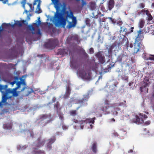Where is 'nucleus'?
<instances>
[{
	"label": "nucleus",
	"instance_id": "nucleus-48",
	"mask_svg": "<svg viewBox=\"0 0 154 154\" xmlns=\"http://www.w3.org/2000/svg\"><path fill=\"white\" fill-rule=\"evenodd\" d=\"M20 81L21 82V84H22L23 85H26V84L25 81V79H23L22 78H20Z\"/></svg>",
	"mask_w": 154,
	"mask_h": 154
},
{
	"label": "nucleus",
	"instance_id": "nucleus-38",
	"mask_svg": "<svg viewBox=\"0 0 154 154\" xmlns=\"http://www.w3.org/2000/svg\"><path fill=\"white\" fill-rule=\"evenodd\" d=\"M144 131H146V132L144 133V135H147L148 136H154V133L152 134H150V132L149 131L147 130V129L146 128H145Z\"/></svg>",
	"mask_w": 154,
	"mask_h": 154
},
{
	"label": "nucleus",
	"instance_id": "nucleus-34",
	"mask_svg": "<svg viewBox=\"0 0 154 154\" xmlns=\"http://www.w3.org/2000/svg\"><path fill=\"white\" fill-rule=\"evenodd\" d=\"M85 23L86 25L88 27H89L91 26V24L90 23V20L88 18H86L85 19Z\"/></svg>",
	"mask_w": 154,
	"mask_h": 154
},
{
	"label": "nucleus",
	"instance_id": "nucleus-30",
	"mask_svg": "<svg viewBox=\"0 0 154 154\" xmlns=\"http://www.w3.org/2000/svg\"><path fill=\"white\" fill-rule=\"evenodd\" d=\"M91 149L92 151L94 153L97 152V145L96 143H93L91 146Z\"/></svg>",
	"mask_w": 154,
	"mask_h": 154
},
{
	"label": "nucleus",
	"instance_id": "nucleus-41",
	"mask_svg": "<svg viewBox=\"0 0 154 154\" xmlns=\"http://www.w3.org/2000/svg\"><path fill=\"white\" fill-rule=\"evenodd\" d=\"M70 115L71 116H74L77 115V110H71L70 112Z\"/></svg>",
	"mask_w": 154,
	"mask_h": 154
},
{
	"label": "nucleus",
	"instance_id": "nucleus-32",
	"mask_svg": "<svg viewBox=\"0 0 154 154\" xmlns=\"http://www.w3.org/2000/svg\"><path fill=\"white\" fill-rule=\"evenodd\" d=\"M12 91H11V89L9 88H6L4 94L2 96H5L8 95L9 94H12Z\"/></svg>",
	"mask_w": 154,
	"mask_h": 154
},
{
	"label": "nucleus",
	"instance_id": "nucleus-56",
	"mask_svg": "<svg viewBox=\"0 0 154 154\" xmlns=\"http://www.w3.org/2000/svg\"><path fill=\"white\" fill-rule=\"evenodd\" d=\"M19 79V78L18 76H16L14 77V81L16 83L18 82H19V81H18Z\"/></svg>",
	"mask_w": 154,
	"mask_h": 154
},
{
	"label": "nucleus",
	"instance_id": "nucleus-15",
	"mask_svg": "<svg viewBox=\"0 0 154 154\" xmlns=\"http://www.w3.org/2000/svg\"><path fill=\"white\" fill-rule=\"evenodd\" d=\"M55 109L56 110L57 113L59 116L60 120H61V122L63 123L64 120L63 113L60 110V105L59 102H57L54 105Z\"/></svg>",
	"mask_w": 154,
	"mask_h": 154
},
{
	"label": "nucleus",
	"instance_id": "nucleus-24",
	"mask_svg": "<svg viewBox=\"0 0 154 154\" xmlns=\"http://www.w3.org/2000/svg\"><path fill=\"white\" fill-rule=\"evenodd\" d=\"M137 40L136 39L135 42L134 44V54H136L139 50L140 49V42H137Z\"/></svg>",
	"mask_w": 154,
	"mask_h": 154
},
{
	"label": "nucleus",
	"instance_id": "nucleus-11",
	"mask_svg": "<svg viewBox=\"0 0 154 154\" xmlns=\"http://www.w3.org/2000/svg\"><path fill=\"white\" fill-rule=\"evenodd\" d=\"M21 132L24 134L25 137L29 139H32L34 138V135L33 131L32 130H26L25 129H23V127H24L25 128H27L26 124L24 123L21 125Z\"/></svg>",
	"mask_w": 154,
	"mask_h": 154
},
{
	"label": "nucleus",
	"instance_id": "nucleus-44",
	"mask_svg": "<svg viewBox=\"0 0 154 154\" xmlns=\"http://www.w3.org/2000/svg\"><path fill=\"white\" fill-rule=\"evenodd\" d=\"M40 8V5L39 4H38L37 5V7L36 9V10L35 11V13H37L38 14H39L42 13L41 11L39 12L38 11V8Z\"/></svg>",
	"mask_w": 154,
	"mask_h": 154
},
{
	"label": "nucleus",
	"instance_id": "nucleus-40",
	"mask_svg": "<svg viewBox=\"0 0 154 154\" xmlns=\"http://www.w3.org/2000/svg\"><path fill=\"white\" fill-rule=\"evenodd\" d=\"M34 92V91L33 90V89L32 88H28V90L27 91V93L26 95V96H28L31 93Z\"/></svg>",
	"mask_w": 154,
	"mask_h": 154
},
{
	"label": "nucleus",
	"instance_id": "nucleus-51",
	"mask_svg": "<svg viewBox=\"0 0 154 154\" xmlns=\"http://www.w3.org/2000/svg\"><path fill=\"white\" fill-rule=\"evenodd\" d=\"M26 0H23V1L21 2V4H22V7L24 9H25V4L26 3Z\"/></svg>",
	"mask_w": 154,
	"mask_h": 154
},
{
	"label": "nucleus",
	"instance_id": "nucleus-47",
	"mask_svg": "<svg viewBox=\"0 0 154 154\" xmlns=\"http://www.w3.org/2000/svg\"><path fill=\"white\" fill-rule=\"evenodd\" d=\"M80 154H91V152H89L88 151L83 150L80 152Z\"/></svg>",
	"mask_w": 154,
	"mask_h": 154
},
{
	"label": "nucleus",
	"instance_id": "nucleus-10",
	"mask_svg": "<svg viewBox=\"0 0 154 154\" xmlns=\"http://www.w3.org/2000/svg\"><path fill=\"white\" fill-rule=\"evenodd\" d=\"M93 90L91 89L83 95V98L81 100H76L74 98H71L69 101L71 103H77L80 104L81 106H84L87 104V102L89 98V95H91L92 93Z\"/></svg>",
	"mask_w": 154,
	"mask_h": 154
},
{
	"label": "nucleus",
	"instance_id": "nucleus-28",
	"mask_svg": "<svg viewBox=\"0 0 154 154\" xmlns=\"http://www.w3.org/2000/svg\"><path fill=\"white\" fill-rule=\"evenodd\" d=\"M133 29L134 27H132L130 29V31H128L127 29L126 28H125L124 27H121V31H122L123 32H125L126 33H127V34H129L130 33L132 32H133Z\"/></svg>",
	"mask_w": 154,
	"mask_h": 154
},
{
	"label": "nucleus",
	"instance_id": "nucleus-35",
	"mask_svg": "<svg viewBox=\"0 0 154 154\" xmlns=\"http://www.w3.org/2000/svg\"><path fill=\"white\" fill-rule=\"evenodd\" d=\"M126 103L125 100H124L123 102H120L118 104L115 105V106L118 107L119 106H123L125 105V103Z\"/></svg>",
	"mask_w": 154,
	"mask_h": 154
},
{
	"label": "nucleus",
	"instance_id": "nucleus-12",
	"mask_svg": "<svg viewBox=\"0 0 154 154\" xmlns=\"http://www.w3.org/2000/svg\"><path fill=\"white\" fill-rule=\"evenodd\" d=\"M58 41L56 39H50L45 44V47L51 49L54 48L57 45Z\"/></svg>",
	"mask_w": 154,
	"mask_h": 154
},
{
	"label": "nucleus",
	"instance_id": "nucleus-60",
	"mask_svg": "<svg viewBox=\"0 0 154 154\" xmlns=\"http://www.w3.org/2000/svg\"><path fill=\"white\" fill-rule=\"evenodd\" d=\"M21 22L22 23V24H23L25 25H27L28 24V22L26 20H22Z\"/></svg>",
	"mask_w": 154,
	"mask_h": 154
},
{
	"label": "nucleus",
	"instance_id": "nucleus-62",
	"mask_svg": "<svg viewBox=\"0 0 154 154\" xmlns=\"http://www.w3.org/2000/svg\"><path fill=\"white\" fill-rule=\"evenodd\" d=\"M81 1H82V7L87 4V3L84 0H82Z\"/></svg>",
	"mask_w": 154,
	"mask_h": 154
},
{
	"label": "nucleus",
	"instance_id": "nucleus-3",
	"mask_svg": "<svg viewBox=\"0 0 154 154\" xmlns=\"http://www.w3.org/2000/svg\"><path fill=\"white\" fill-rule=\"evenodd\" d=\"M105 46L107 51V53L106 54V56L109 58L107 62H109V58H110L112 63L107 66L108 69L104 70L103 72L104 73L109 72V70H110L112 68L114 67L115 63L118 62L122 63V59H125L127 57L126 55L124 53H121L117 55V53L119 52V50L118 49H112L111 47L109 45H105Z\"/></svg>",
	"mask_w": 154,
	"mask_h": 154
},
{
	"label": "nucleus",
	"instance_id": "nucleus-6",
	"mask_svg": "<svg viewBox=\"0 0 154 154\" xmlns=\"http://www.w3.org/2000/svg\"><path fill=\"white\" fill-rule=\"evenodd\" d=\"M45 143V139H41L40 138L34 142L32 144V148L30 149L32 154H45L44 151L38 149L43 146Z\"/></svg>",
	"mask_w": 154,
	"mask_h": 154
},
{
	"label": "nucleus",
	"instance_id": "nucleus-18",
	"mask_svg": "<svg viewBox=\"0 0 154 154\" xmlns=\"http://www.w3.org/2000/svg\"><path fill=\"white\" fill-rule=\"evenodd\" d=\"M96 57L98 60L100 64H103L105 62V59L104 57L101 53L100 52H98L95 54Z\"/></svg>",
	"mask_w": 154,
	"mask_h": 154
},
{
	"label": "nucleus",
	"instance_id": "nucleus-9",
	"mask_svg": "<svg viewBox=\"0 0 154 154\" xmlns=\"http://www.w3.org/2000/svg\"><path fill=\"white\" fill-rule=\"evenodd\" d=\"M128 116L134 123L138 125L144 123L143 119H146L147 118V116L142 113H139L138 115L134 113H132Z\"/></svg>",
	"mask_w": 154,
	"mask_h": 154
},
{
	"label": "nucleus",
	"instance_id": "nucleus-25",
	"mask_svg": "<svg viewBox=\"0 0 154 154\" xmlns=\"http://www.w3.org/2000/svg\"><path fill=\"white\" fill-rule=\"evenodd\" d=\"M27 145H18L17 146V150L19 152H22L26 149L27 147Z\"/></svg>",
	"mask_w": 154,
	"mask_h": 154
},
{
	"label": "nucleus",
	"instance_id": "nucleus-7",
	"mask_svg": "<svg viewBox=\"0 0 154 154\" xmlns=\"http://www.w3.org/2000/svg\"><path fill=\"white\" fill-rule=\"evenodd\" d=\"M119 40L115 41L112 45H109L111 47L112 49H118L119 50L122 46H128V39L124 35L120 36L118 38Z\"/></svg>",
	"mask_w": 154,
	"mask_h": 154
},
{
	"label": "nucleus",
	"instance_id": "nucleus-31",
	"mask_svg": "<svg viewBox=\"0 0 154 154\" xmlns=\"http://www.w3.org/2000/svg\"><path fill=\"white\" fill-rule=\"evenodd\" d=\"M145 24V21L144 19H141L140 20L139 23V26L140 29L143 27Z\"/></svg>",
	"mask_w": 154,
	"mask_h": 154
},
{
	"label": "nucleus",
	"instance_id": "nucleus-59",
	"mask_svg": "<svg viewBox=\"0 0 154 154\" xmlns=\"http://www.w3.org/2000/svg\"><path fill=\"white\" fill-rule=\"evenodd\" d=\"M62 127L63 130H66L68 128V127L67 126L63 125V123L62 124Z\"/></svg>",
	"mask_w": 154,
	"mask_h": 154
},
{
	"label": "nucleus",
	"instance_id": "nucleus-63",
	"mask_svg": "<svg viewBox=\"0 0 154 154\" xmlns=\"http://www.w3.org/2000/svg\"><path fill=\"white\" fill-rule=\"evenodd\" d=\"M142 30L141 29H140L139 31H138V34L137 35V37L136 38H140V34H141V32H142Z\"/></svg>",
	"mask_w": 154,
	"mask_h": 154
},
{
	"label": "nucleus",
	"instance_id": "nucleus-50",
	"mask_svg": "<svg viewBox=\"0 0 154 154\" xmlns=\"http://www.w3.org/2000/svg\"><path fill=\"white\" fill-rule=\"evenodd\" d=\"M16 84L17 85L16 87L18 89L20 87L21 82L20 81L16 83Z\"/></svg>",
	"mask_w": 154,
	"mask_h": 154
},
{
	"label": "nucleus",
	"instance_id": "nucleus-21",
	"mask_svg": "<svg viewBox=\"0 0 154 154\" xmlns=\"http://www.w3.org/2000/svg\"><path fill=\"white\" fill-rule=\"evenodd\" d=\"M116 83L115 81H113L109 82L107 83L106 86L108 87L109 86V89L111 91H112L116 89Z\"/></svg>",
	"mask_w": 154,
	"mask_h": 154
},
{
	"label": "nucleus",
	"instance_id": "nucleus-22",
	"mask_svg": "<svg viewBox=\"0 0 154 154\" xmlns=\"http://www.w3.org/2000/svg\"><path fill=\"white\" fill-rule=\"evenodd\" d=\"M149 84L148 82H144L141 86L140 87V90L141 92H144L145 93L146 92L148 93V89L147 87L149 86Z\"/></svg>",
	"mask_w": 154,
	"mask_h": 154
},
{
	"label": "nucleus",
	"instance_id": "nucleus-1",
	"mask_svg": "<svg viewBox=\"0 0 154 154\" xmlns=\"http://www.w3.org/2000/svg\"><path fill=\"white\" fill-rule=\"evenodd\" d=\"M57 54L62 56L70 55V66L72 69L77 70L76 72L77 75L84 81H90L91 79V71L84 70L82 62L78 57L79 56L84 59H86L88 57V55L84 49L81 48L77 51L74 48L59 49Z\"/></svg>",
	"mask_w": 154,
	"mask_h": 154
},
{
	"label": "nucleus",
	"instance_id": "nucleus-20",
	"mask_svg": "<svg viewBox=\"0 0 154 154\" xmlns=\"http://www.w3.org/2000/svg\"><path fill=\"white\" fill-rule=\"evenodd\" d=\"M71 84L69 83L66 86L65 94L63 96L64 98H67L69 96L71 90Z\"/></svg>",
	"mask_w": 154,
	"mask_h": 154
},
{
	"label": "nucleus",
	"instance_id": "nucleus-58",
	"mask_svg": "<svg viewBox=\"0 0 154 154\" xmlns=\"http://www.w3.org/2000/svg\"><path fill=\"white\" fill-rule=\"evenodd\" d=\"M115 121V120L114 118L109 119L108 120V122L112 123L114 122Z\"/></svg>",
	"mask_w": 154,
	"mask_h": 154
},
{
	"label": "nucleus",
	"instance_id": "nucleus-13",
	"mask_svg": "<svg viewBox=\"0 0 154 154\" xmlns=\"http://www.w3.org/2000/svg\"><path fill=\"white\" fill-rule=\"evenodd\" d=\"M12 97H13L12 95L9 96L8 95L5 96H2V100L0 102V107H2L3 105H10V104L8 103L7 100L8 99L11 100Z\"/></svg>",
	"mask_w": 154,
	"mask_h": 154
},
{
	"label": "nucleus",
	"instance_id": "nucleus-53",
	"mask_svg": "<svg viewBox=\"0 0 154 154\" xmlns=\"http://www.w3.org/2000/svg\"><path fill=\"white\" fill-rule=\"evenodd\" d=\"M128 153L129 154H135V152L133 149H130L128 151Z\"/></svg>",
	"mask_w": 154,
	"mask_h": 154
},
{
	"label": "nucleus",
	"instance_id": "nucleus-23",
	"mask_svg": "<svg viewBox=\"0 0 154 154\" xmlns=\"http://www.w3.org/2000/svg\"><path fill=\"white\" fill-rule=\"evenodd\" d=\"M12 127V124L11 122H5L3 125V128L5 130H11Z\"/></svg>",
	"mask_w": 154,
	"mask_h": 154
},
{
	"label": "nucleus",
	"instance_id": "nucleus-8",
	"mask_svg": "<svg viewBox=\"0 0 154 154\" xmlns=\"http://www.w3.org/2000/svg\"><path fill=\"white\" fill-rule=\"evenodd\" d=\"M52 119L51 115L50 114H42L39 116L35 122L38 125L43 126L52 121Z\"/></svg>",
	"mask_w": 154,
	"mask_h": 154
},
{
	"label": "nucleus",
	"instance_id": "nucleus-14",
	"mask_svg": "<svg viewBox=\"0 0 154 154\" xmlns=\"http://www.w3.org/2000/svg\"><path fill=\"white\" fill-rule=\"evenodd\" d=\"M52 3L54 5V7L56 9V11H57L66 5L65 2H63L62 4L60 2L59 0H51Z\"/></svg>",
	"mask_w": 154,
	"mask_h": 154
},
{
	"label": "nucleus",
	"instance_id": "nucleus-37",
	"mask_svg": "<svg viewBox=\"0 0 154 154\" xmlns=\"http://www.w3.org/2000/svg\"><path fill=\"white\" fill-rule=\"evenodd\" d=\"M28 27L29 28V30L32 32V34H34L35 33L34 32L35 29L34 27L32 26V25H29L28 26Z\"/></svg>",
	"mask_w": 154,
	"mask_h": 154
},
{
	"label": "nucleus",
	"instance_id": "nucleus-26",
	"mask_svg": "<svg viewBox=\"0 0 154 154\" xmlns=\"http://www.w3.org/2000/svg\"><path fill=\"white\" fill-rule=\"evenodd\" d=\"M8 87V85H3L0 84V92L2 93V95H3L6 88H7Z\"/></svg>",
	"mask_w": 154,
	"mask_h": 154
},
{
	"label": "nucleus",
	"instance_id": "nucleus-54",
	"mask_svg": "<svg viewBox=\"0 0 154 154\" xmlns=\"http://www.w3.org/2000/svg\"><path fill=\"white\" fill-rule=\"evenodd\" d=\"M94 53V50L93 48H90L89 49V53L90 54H92Z\"/></svg>",
	"mask_w": 154,
	"mask_h": 154
},
{
	"label": "nucleus",
	"instance_id": "nucleus-4",
	"mask_svg": "<svg viewBox=\"0 0 154 154\" xmlns=\"http://www.w3.org/2000/svg\"><path fill=\"white\" fill-rule=\"evenodd\" d=\"M95 119V117L86 118L84 120H81L74 119L73 122L75 123V124H73L74 128L75 129L82 130L84 125L86 124H87L88 128L92 129L93 127L92 125L94 124Z\"/></svg>",
	"mask_w": 154,
	"mask_h": 154
},
{
	"label": "nucleus",
	"instance_id": "nucleus-42",
	"mask_svg": "<svg viewBox=\"0 0 154 154\" xmlns=\"http://www.w3.org/2000/svg\"><path fill=\"white\" fill-rule=\"evenodd\" d=\"M145 60H154V55H152L151 56L149 57H145L144 58Z\"/></svg>",
	"mask_w": 154,
	"mask_h": 154
},
{
	"label": "nucleus",
	"instance_id": "nucleus-19",
	"mask_svg": "<svg viewBox=\"0 0 154 154\" xmlns=\"http://www.w3.org/2000/svg\"><path fill=\"white\" fill-rule=\"evenodd\" d=\"M140 13L142 14L143 15H144L146 14L147 16L146 19L148 21H150L152 20L153 18L152 16L151 15L149 11L144 9L141 10L140 12H139L138 13H140Z\"/></svg>",
	"mask_w": 154,
	"mask_h": 154
},
{
	"label": "nucleus",
	"instance_id": "nucleus-43",
	"mask_svg": "<svg viewBox=\"0 0 154 154\" xmlns=\"http://www.w3.org/2000/svg\"><path fill=\"white\" fill-rule=\"evenodd\" d=\"M41 21H38L36 20L35 21V23H33V25H35L37 27H39L41 24Z\"/></svg>",
	"mask_w": 154,
	"mask_h": 154
},
{
	"label": "nucleus",
	"instance_id": "nucleus-36",
	"mask_svg": "<svg viewBox=\"0 0 154 154\" xmlns=\"http://www.w3.org/2000/svg\"><path fill=\"white\" fill-rule=\"evenodd\" d=\"M10 26L11 24L10 23H3L2 25V26H3L4 28L6 29L10 28Z\"/></svg>",
	"mask_w": 154,
	"mask_h": 154
},
{
	"label": "nucleus",
	"instance_id": "nucleus-39",
	"mask_svg": "<svg viewBox=\"0 0 154 154\" xmlns=\"http://www.w3.org/2000/svg\"><path fill=\"white\" fill-rule=\"evenodd\" d=\"M45 16L47 17V18H48L49 19H50V20L51 21L52 20L53 21V22L54 24H55V26H56V24H57L54 21V17H51L50 15H47L46 14H45Z\"/></svg>",
	"mask_w": 154,
	"mask_h": 154
},
{
	"label": "nucleus",
	"instance_id": "nucleus-49",
	"mask_svg": "<svg viewBox=\"0 0 154 154\" xmlns=\"http://www.w3.org/2000/svg\"><path fill=\"white\" fill-rule=\"evenodd\" d=\"M37 56L39 57H40L42 59H43L44 60H45V54H38L37 55Z\"/></svg>",
	"mask_w": 154,
	"mask_h": 154
},
{
	"label": "nucleus",
	"instance_id": "nucleus-33",
	"mask_svg": "<svg viewBox=\"0 0 154 154\" xmlns=\"http://www.w3.org/2000/svg\"><path fill=\"white\" fill-rule=\"evenodd\" d=\"M14 24L19 27H21L22 26V23L21 20H14Z\"/></svg>",
	"mask_w": 154,
	"mask_h": 154
},
{
	"label": "nucleus",
	"instance_id": "nucleus-45",
	"mask_svg": "<svg viewBox=\"0 0 154 154\" xmlns=\"http://www.w3.org/2000/svg\"><path fill=\"white\" fill-rule=\"evenodd\" d=\"M20 92V91H17L16 92H14L12 93V96H13V97H17L18 96L19 94V93Z\"/></svg>",
	"mask_w": 154,
	"mask_h": 154
},
{
	"label": "nucleus",
	"instance_id": "nucleus-17",
	"mask_svg": "<svg viewBox=\"0 0 154 154\" xmlns=\"http://www.w3.org/2000/svg\"><path fill=\"white\" fill-rule=\"evenodd\" d=\"M56 140V138L54 136L51 137L48 140V142L46 144L45 148L48 151H50L52 149V144L54 143Z\"/></svg>",
	"mask_w": 154,
	"mask_h": 154
},
{
	"label": "nucleus",
	"instance_id": "nucleus-16",
	"mask_svg": "<svg viewBox=\"0 0 154 154\" xmlns=\"http://www.w3.org/2000/svg\"><path fill=\"white\" fill-rule=\"evenodd\" d=\"M48 63L49 64L48 66L49 69L53 70L57 69V70L59 69L58 63L55 60H50L48 61Z\"/></svg>",
	"mask_w": 154,
	"mask_h": 154
},
{
	"label": "nucleus",
	"instance_id": "nucleus-57",
	"mask_svg": "<svg viewBox=\"0 0 154 154\" xmlns=\"http://www.w3.org/2000/svg\"><path fill=\"white\" fill-rule=\"evenodd\" d=\"M71 39H74L75 40V41L76 42H77L78 40V38L77 37V36H72V37H71Z\"/></svg>",
	"mask_w": 154,
	"mask_h": 154
},
{
	"label": "nucleus",
	"instance_id": "nucleus-64",
	"mask_svg": "<svg viewBox=\"0 0 154 154\" xmlns=\"http://www.w3.org/2000/svg\"><path fill=\"white\" fill-rule=\"evenodd\" d=\"M18 88L16 87L14 88H13L12 89H11V91H12V93L17 92V90L18 89Z\"/></svg>",
	"mask_w": 154,
	"mask_h": 154
},
{
	"label": "nucleus",
	"instance_id": "nucleus-5",
	"mask_svg": "<svg viewBox=\"0 0 154 154\" xmlns=\"http://www.w3.org/2000/svg\"><path fill=\"white\" fill-rule=\"evenodd\" d=\"M104 103V105L102 108L97 109L96 112H94V113L101 112V111H103L105 112V114L111 113L114 116H117L118 113H119V112H118L120 110L119 107H116L115 106L114 107L109 106L108 105L109 102H108L107 100H106Z\"/></svg>",
	"mask_w": 154,
	"mask_h": 154
},
{
	"label": "nucleus",
	"instance_id": "nucleus-52",
	"mask_svg": "<svg viewBox=\"0 0 154 154\" xmlns=\"http://www.w3.org/2000/svg\"><path fill=\"white\" fill-rule=\"evenodd\" d=\"M109 22L111 23H112L114 25H115L116 22V20L115 19L112 18V20H111L110 21H109Z\"/></svg>",
	"mask_w": 154,
	"mask_h": 154
},
{
	"label": "nucleus",
	"instance_id": "nucleus-55",
	"mask_svg": "<svg viewBox=\"0 0 154 154\" xmlns=\"http://www.w3.org/2000/svg\"><path fill=\"white\" fill-rule=\"evenodd\" d=\"M56 100V98L55 97H54L52 98V102H49L47 104V105L48 106L49 104H51L52 103L54 102Z\"/></svg>",
	"mask_w": 154,
	"mask_h": 154
},
{
	"label": "nucleus",
	"instance_id": "nucleus-2",
	"mask_svg": "<svg viewBox=\"0 0 154 154\" xmlns=\"http://www.w3.org/2000/svg\"><path fill=\"white\" fill-rule=\"evenodd\" d=\"M66 5L55 13L54 20L57 24L56 26L65 28L66 22L68 23L66 27L69 29L76 26L77 23L76 17L74 16L70 9L69 11H66Z\"/></svg>",
	"mask_w": 154,
	"mask_h": 154
},
{
	"label": "nucleus",
	"instance_id": "nucleus-29",
	"mask_svg": "<svg viewBox=\"0 0 154 154\" xmlns=\"http://www.w3.org/2000/svg\"><path fill=\"white\" fill-rule=\"evenodd\" d=\"M15 52L17 55H22L24 52V50L22 47H20L15 50Z\"/></svg>",
	"mask_w": 154,
	"mask_h": 154
},
{
	"label": "nucleus",
	"instance_id": "nucleus-27",
	"mask_svg": "<svg viewBox=\"0 0 154 154\" xmlns=\"http://www.w3.org/2000/svg\"><path fill=\"white\" fill-rule=\"evenodd\" d=\"M114 2L113 0H110L108 4V8L109 10L110 11L114 7Z\"/></svg>",
	"mask_w": 154,
	"mask_h": 154
},
{
	"label": "nucleus",
	"instance_id": "nucleus-61",
	"mask_svg": "<svg viewBox=\"0 0 154 154\" xmlns=\"http://www.w3.org/2000/svg\"><path fill=\"white\" fill-rule=\"evenodd\" d=\"M90 8L91 10H94L95 9V6L94 4L91 5Z\"/></svg>",
	"mask_w": 154,
	"mask_h": 154
},
{
	"label": "nucleus",
	"instance_id": "nucleus-46",
	"mask_svg": "<svg viewBox=\"0 0 154 154\" xmlns=\"http://www.w3.org/2000/svg\"><path fill=\"white\" fill-rule=\"evenodd\" d=\"M145 7L144 4L143 3H140L138 6V8H139L142 9L144 8Z\"/></svg>",
	"mask_w": 154,
	"mask_h": 154
}]
</instances>
